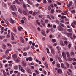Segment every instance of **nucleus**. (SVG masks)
Here are the masks:
<instances>
[{
  "mask_svg": "<svg viewBox=\"0 0 76 76\" xmlns=\"http://www.w3.org/2000/svg\"><path fill=\"white\" fill-rule=\"evenodd\" d=\"M64 34L66 35H67L68 37H70L71 39H73V38L74 39H75L76 38V36L75 35V34H73V36H72V34L71 33H64Z\"/></svg>",
  "mask_w": 76,
  "mask_h": 76,
  "instance_id": "obj_1",
  "label": "nucleus"
},
{
  "mask_svg": "<svg viewBox=\"0 0 76 76\" xmlns=\"http://www.w3.org/2000/svg\"><path fill=\"white\" fill-rule=\"evenodd\" d=\"M11 7L13 11H16L17 10L16 7L14 5H11Z\"/></svg>",
  "mask_w": 76,
  "mask_h": 76,
  "instance_id": "obj_2",
  "label": "nucleus"
},
{
  "mask_svg": "<svg viewBox=\"0 0 76 76\" xmlns=\"http://www.w3.org/2000/svg\"><path fill=\"white\" fill-rule=\"evenodd\" d=\"M58 29L59 31H64V30H65V29L61 27L60 26H59L58 27Z\"/></svg>",
  "mask_w": 76,
  "mask_h": 76,
  "instance_id": "obj_3",
  "label": "nucleus"
},
{
  "mask_svg": "<svg viewBox=\"0 0 76 76\" xmlns=\"http://www.w3.org/2000/svg\"><path fill=\"white\" fill-rule=\"evenodd\" d=\"M23 13L24 15H28V14H27V13H28L29 12V11L27 10H25V11H23Z\"/></svg>",
  "mask_w": 76,
  "mask_h": 76,
  "instance_id": "obj_4",
  "label": "nucleus"
},
{
  "mask_svg": "<svg viewBox=\"0 0 76 76\" xmlns=\"http://www.w3.org/2000/svg\"><path fill=\"white\" fill-rule=\"evenodd\" d=\"M12 51V49H7L6 51H5V53L6 54H7L9 53V51Z\"/></svg>",
  "mask_w": 76,
  "mask_h": 76,
  "instance_id": "obj_5",
  "label": "nucleus"
},
{
  "mask_svg": "<svg viewBox=\"0 0 76 76\" xmlns=\"http://www.w3.org/2000/svg\"><path fill=\"white\" fill-rule=\"evenodd\" d=\"M51 53L53 55L55 54V50L53 49H51Z\"/></svg>",
  "mask_w": 76,
  "mask_h": 76,
  "instance_id": "obj_6",
  "label": "nucleus"
},
{
  "mask_svg": "<svg viewBox=\"0 0 76 76\" xmlns=\"http://www.w3.org/2000/svg\"><path fill=\"white\" fill-rule=\"evenodd\" d=\"M22 64L23 66H24V67L26 66V63H25V62L23 61L22 63Z\"/></svg>",
  "mask_w": 76,
  "mask_h": 76,
  "instance_id": "obj_7",
  "label": "nucleus"
},
{
  "mask_svg": "<svg viewBox=\"0 0 76 76\" xmlns=\"http://www.w3.org/2000/svg\"><path fill=\"white\" fill-rule=\"evenodd\" d=\"M18 10L19 12V13H22V10H21V9L20 7H18Z\"/></svg>",
  "mask_w": 76,
  "mask_h": 76,
  "instance_id": "obj_8",
  "label": "nucleus"
},
{
  "mask_svg": "<svg viewBox=\"0 0 76 76\" xmlns=\"http://www.w3.org/2000/svg\"><path fill=\"white\" fill-rule=\"evenodd\" d=\"M62 56L63 58H66V53H65L64 52H62Z\"/></svg>",
  "mask_w": 76,
  "mask_h": 76,
  "instance_id": "obj_9",
  "label": "nucleus"
},
{
  "mask_svg": "<svg viewBox=\"0 0 76 76\" xmlns=\"http://www.w3.org/2000/svg\"><path fill=\"white\" fill-rule=\"evenodd\" d=\"M58 73H62V70L61 69H59L58 70Z\"/></svg>",
  "mask_w": 76,
  "mask_h": 76,
  "instance_id": "obj_10",
  "label": "nucleus"
},
{
  "mask_svg": "<svg viewBox=\"0 0 76 76\" xmlns=\"http://www.w3.org/2000/svg\"><path fill=\"white\" fill-rule=\"evenodd\" d=\"M2 47L3 49H5L6 48V45L4 44H3Z\"/></svg>",
  "mask_w": 76,
  "mask_h": 76,
  "instance_id": "obj_11",
  "label": "nucleus"
},
{
  "mask_svg": "<svg viewBox=\"0 0 76 76\" xmlns=\"http://www.w3.org/2000/svg\"><path fill=\"white\" fill-rule=\"evenodd\" d=\"M66 56L67 57H70V53L68 52H66Z\"/></svg>",
  "mask_w": 76,
  "mask_h": 76,
  "instance_id": "obj_12",
  "label": "nucleus"
},
{
  "mask_svg": "<svg viewBox=\"0 0 76 76\" xmlns=\"http://www.w3.org/2000/svg\"><path fill=\"white\" fill-rule=\"evenodd\" d=\"M20 39L21 40V42L22 43H24V39H23L22 38V37H20Z\"/></svg>",
  "mask_w": 76,
  "mask_h": 76,
  "instance_id": "obj_13",
  "label": "nucleus"
},
{
  "mask_svg": "<svg viewBox=\"0 0 76 76\" xmlns=\"http://www.w3.org/2000/svg\"><path fill=\"white\" fill-rule=\"evenodd\" d=\"M10 23H12L13 24V23H14V20H13V19L12 18H11L10 19Z\"/></svg>",
  "mask_w": 76,
  "mask_h": 76,
  "instance_id": "obj_14",
  "label": "nucleus"
},
{
  "mask_svg": "<svg viewBox=\"0 0 76 76\" xmlns=\"http://www.w3.org/2000/svg\"><path fill=\"white\" fill-rule=\"evenodd\" d=\"M26 71H27V72H28V73H31V70L29 68H28L27 69Z\"/></svg>",
  "mask_w": 76,
  "mask_h": 76,
  "instance_id": "obj_15",
  "label": "nucleus"
},
{
  "mask_svg": "<svg viewBox=\"0 0 76 76\" xmlns=\"http://www.w3.org/2000/svg\"><path fill=\"white\" fill-rule=\"evenodd\" d=\"M2 4V7H4L6 6V4L5 3H4L3 2Z\"/></svg>",
  "mask_w": 76,
  "mask_h": 76,
  "instance_id": "obj_16",
  "label": "nucleus"
},
{
  "mask_svg": "<svg viewBox=\"0 0 76 76\" xmlns=\"http://www.w3.org/2000/svg\"><path fill=\"white\" fill-rule=\"evenodd\" d=\"M12 57L13 58H16L17 57V56L16 54L13 55H12Z\"/></svg>",
  "mask_w": 76,
  "mask_h": 76,
  "instance_id": "obj_17",
  "label": "nucleus"
},
{
  "mask_svg": "<svg viewBox=\"0 0 76 76\" xmlns=\"http://www.w3.org/2000/svg\"><path fill=\"white\" fill-rule=\"evenodd\" d=\"M14 69L15 70H18V66H15L14 67Z\"/></svg>",
  "mask_w": 76,
  "mask_h": 76,
  "instance_id": "obj_18",
  "label": "nucleus"
},
{
  "mask_svg": "<svg viewBox=\"0 0 76 76\" xmlns=\"http://www.w3.org/2000/svg\"><path fill=\"white\" fill-rule=\"evenodd\" d=\"M20 70L22 72H23L24 73H25V70L24 69H21Z\"/></svg>",
  "mask_w": 76,
  "mask_h": 76,
  "instance_id": "obj_19",
  "label": "nucleus"
},
{
  "mask_svg": "<svg viewBox=\"0 0 76 76\" xmlns=\"http://www.w3.org/2000/svg\"><path fill=\"white\" fill-rule=\"evenodd\" d=\"M60 44L61 45H62V46H64V44H63V42L62 41H61L60 42Z\"/></svg>",
  "mask_w": 76,
  "mask_h": 76,
  "instance_id": "obj_20",
  "label": "nucleus"
},
{
  "mask_svg": "<svg viewBox=\"0 0 76 76\" xmlns=\"http://www.w3.org/2000/svg\"><path fill=\"white\" fill-rule=\"evenodd\" d=\"M22 67H21V65H18V69L19 71H20V69H22Z\"/></svg>",
  "mask_w": 76,
  "mask_h": 76,
  "instance_id": "obj_21",
  "label": "nucleus"
},
{
  "mask_svg": "<svg viewBox=\"0 0 76 76\" xmlns=\"http://www.w3.org/2000/svg\"><path fill=\"white\" fill-rule=\"evenodd\" d=\"M41 23L44 26H45V23H44L43 21H42L41 22Z\"/></svg>",
  "mask_w": 76,
  "mask_h": 76,
  "instance_id": "obj_22",
  "label": "nucleus"
},
{
  "mask_svg": "<svg viewBox=\"0 0 76 76\" xmlns=\"http://www.w3.org/2000/svg\"><path fill=\"white\" fill-rule=\"evenodd\" d=\"M36 23L38 25H40V24H41V23H40L39 22H38V20H36Z\"/></svg>",
  "mask_w": 76,
  "mask_h": 76,
  "instance_id": "obj_23",
  "label": "nucleus"
},
{
  "mask_svg": "<svg viewBox=\"0 0 76 76\" xmlns=\"http://www.w3.org/2000/svg\"><path fill=\"white\" fill-rule=\"evenodd\" d=\"M34 72H35V73H36L37 75H38L39 74V72H38V71H37V70L35 69Z\"/></svg>",
  "mask_w": 76,
  "mask_h": 76,
  "instance_id": "obj_24",
  "label": "nucleus"
},
{
  "mask_svg": "<svg viewBox=\"0 0 76 76\" xmlns=\"http://www.w3.org/2000/svg\"><path fill=\"white\" fill-rule=\"evenodd\" d=\"M74 54H75V53L73 52H71V56H74Z\"/></svg>",
  "mask_w": 76,
  "mask_h": 76,
  "instance_id": "obj_25",
  "label": "nucleus"
},
{
  "mask_svg": "<svg viewBox=\"0 0 76 76\" xmlns=\"http://www.w3.org/2000/svg\"><path fill=\"white\" fill-rule=\"evenodd\" d=\"M28 60L29 61H31L32 60V57H29L28 58Z\"/></svg>",
  "mask_w": 76,
  "mask_h": 76,
  "instance_id": "obj_26",
  "label": "nucleus"
},
{
  "mask_svg": "<svg viewBox=\"0 0 76 76\" xmlns=\"http://www.w3.org/2000/svg\"><path fill=\"white\" fill-rule=\"evenodd\" d=\"M64 45H67V44H68V43L67 42V41H65L64 42Z\"/></svg>",
  "mask_w": 76,
  "mask_h": 76,
  "instance_id": "obj_27",
  "label": "nucleus"
},
{
  "mask_svg": "<svg viewBox=\"0 0 76 76\" xmlns=\"http://www.w3.org/2000/svg\"><path fill=\"white\" fill-rule=\"evenodd\" d=\"M68 31L69 32H72V30L71 29H68Z\"/></svg>",
  "mask_w": 76,
  "mask_h": 76,
  "instance_id": "obj_28",
  "label": "nucleus"
},
{
  "mask_svg": "<svg viewBox=\"0 0 76 76\" xmlns=\"http://www.w3.org/2000/svg\"><path fill=\"white\" fill-rule=\"evenodd\" d=\"M48 54L50 53V51H49V49L48 48H46Z\"/></svg>",
  "mask_w": 76,
  "mask_h": 76,
  "instance_id": "obj_29",
  "label": "nucleus"
},
{
  "mask_svg": "<svg viewBox=\"0 0 76 76\" xmlns=\"http://www.w3.org/2000/svg\"><path fill=\"white\" fill-rule=\"evenodd\" d=\"M54 9H52L51 10V12L50 13H52V14H53L54 13Z\"/></svg>",
  "mask_w": 76,
  "mask_h": 76,
  "instance_id": "obj_30",
  "label": "nucleus"
},
{
  "mask_svg": "<svg viewBox=\"0 0 76 76\" xmlns=\"http://www.w3.org/2000/svg\"><path fill=\"white\" fill-rule=\"evenodd\" d=\"M21 29H22V28L20 27H19L18 28V29L20 31H21Z\"/></svg>",
  "mask_w": 76,
  "mask_h": 76,
  "instance_id": "obj_31",
  "label": "nucleus"
},
{
  "mask_svg": "<svg viewBox=\"0 0 76 76\" xmlns=\"http://www.w3.org/2000/svg\"><path fill=\"white\" fill-rule=\"evenodd\" d=\"M52 42H56V40L55 39H52Z\"/></svg>",
  "mask_w": 76,
  "mask_h": 76,
  "instance_id": "obj_32",
  "label": "nucleus"
},
{
  "mask_svg": "<svg viewBox=\"0 0 76 76\" xmlns=\"http://www.w3.org/2000/svg\"><path fill=\"white\" fill-rule=\"evenodd\" d=\"M16 62H17V63H19L20 61V60H19V59L18 58H17L16 61Z\"/></svg>",
  "mask_w": 76,
  "mask_h": 76,
  "instance_id": "obj_33",
  "label": "nucleus"
},
{
  "mask_svg": "<svg viewBox=\"0 0 76 76\" xmlns=\"http://www.w3.org/2000/svg\"><path fill=\"white\" fill-rule=\"evenodd\" d=\"M11 38L12 40H14V39H15L14 38V36H13V35H12L11 36Z\"/></svg>",
  "mask_w": 76,
  "mask_h": 76,
  "instance_id": "obj_34",
  "label": "nucleus"
},
{
  "mask_svg": "<svg viewBox=\"0 0 76 76\" xmlns=\"http://www.w3.org/2000/svg\"><path fill=\"white\" fill-rule=\"evenodd\" d=\"M10 35L9 34H8L6 36L7 38H10Z\"/></svg>",
  "mask_w": 76,
  "mask_h": 76,
  "instance_id": "obj_35",
  "label": "nucleus"
},
{
  "mask_svg": "<svg viewBox=\"0 0 76 76\" xmlns=\"http://www.w3.org/2000/svg\"><path fill=\"white\" fill-rule=\"evenodd\" d=\"M23 20L25 22H26V18L25 17H23Z\"/></svg>",
  "mask_w": 76,
  "mask_h": 76,
  "instance_id": "obj_36",
  "label": "nucleus"
},
{
  "mask_svg": "<svg viewBox=\"0 0 76 76\" xmlns=\"http://www.w3.org/2000/svg\"><path fill=\"white\" fill-rule=\"evenodd\" d=\"M23 6L24 8V9H26V5L24 3L23 4Z\"/></svg>",
  "mask_w": 76,
  "mask_h": 76,
  "instance_id": "obj_37",
  "label": "nucleus"
},
{
  "mask_svg": "<svg viewBox=\"0 0 76 76\" xmlns=\"http://www.w3.org/2000/svg\"><path fill=\"white\" fill-rule=\"evenodd\" d=\"M27 2L28 3H29V4H32V3L31 2H30L29 0H28L27 1Z\"/></svg>",
  "mask_w": 76,
  "mask_h": 76,
  "instance_id": "obj_38",
  "label": "nucleus"
},
{
  "mask_svg": "<svg viewBox=\"0 0 76 76\" xmlns=\"http://www.w3.org/2000/svg\"><path fill=\"white\" fill-rule=\"evenodd\" d=\"M60 26H62V27H65V26H64V25H63V24L62 23H60Z\"/></svg>",
  "mask_w": 76,
  "mask_h": 76,
  "instance_id": "obj_39",
  "label": "nucleus"
},
{
  "mask_svg": "<svg viewBox=\"0 0 76 76\" xmlns=\"http://www.w3.org/2000/svg\"><path fill=\"white\" fill-rule=\"evenodd\" d=\"M37 15V12H34L33 13V16H35Z\"/></svg>",
  "mask_w": 76,
  "mask_h": 76,
  "instance_id": "obj_40",
  "label": "nucleus"
},
{
  "mask_svg": "<svg viewBox=\"0 0 76 76\" xmlns=\"http://www.w3.org/2000/svg\"><path fill=\"white\" fill-rule=\"evenodd\" d=\"M68 60L70 61H72V59L71 58H68Z\"/></svg>",
  "mask_w": 76,
  "mask_h": 76,
  "instance_id": "obj_41",
  "label": "nucleus"
},
{
  "mask_svg": "<svg viewBox=\"0 0 76 76\" xmlns=\"http://www.w3.org/2000/svg\"><path fill=\"white\" fill-rule=\"evenodd\" d=\"M12 14L13 15H14V16H15L16 17H17V15L16 14V13L15 12H12Z\"/></svg>",
  "mask_w": 76,
  "mask_h": 76,
  "instance_id": "obj_42",
  "label": "nucleus"
},
{
  "mask_svg": "<svg viewBox=\"0 0 76 76\" xmlns=\"http://www.w3.org/2000/svg\"><path fill=\"white\" fill-rule=\"evenodd\" d=\"M15 1L18 4H20V3L18 1V0H15Z\"/></svg>",
  "mask_w": 76,
  "mask_h": 76,
  "instance_id": "obj_43",
  "label": "nucleus"
},
{
  "mask_svg": "<svg viewBox=\"0 0 76 76\" xmlns=\"http://www.w3.org/2000/svg\"><path fill=\"white\" fill-rule=\"evenodd\" d=\"M23 55L24 56H26L27 55V53L26 52H25L23 53Z\"/></svg>",
  "mask_w": 76,
  "mask_h": 76,
  "instance_id": "obj_44",
  "label": "nucleus"
},
{
  "mask_svg": "<svg viewBox=\"0 0 76 76\" xmlns=\"http://www.w3.org/2000/svg\"><path fill=\"white\" fill-rule=\"evenodd\" d=\"M61 67L62 68H64V64H63V63H61Z\"/></svg>",
  "mask_w": 76,
  "mask_h": 76,
  "instance_id": "obj_45",
  "label": "nucleus"
},
{
  "mask_svg": "<svg viewBox=\"0 0 76 76\" xmlns=\"http://www.w3.org/2000/svg\"><path fill=\"white\" fill-rule=\"evenodd\" d=\"M59 61L60 63H61L62 62V61L61 60V59L60 58H59Z\"/></svg>",
  "mask_w": 76,
  "mask_h": 76,
  "instance_id": "obj_46",
  "label": "nucleus"
},
{
  "mask_svg": "<svg viewBox=\"0 0 76 76\" xmlns=\"http://www.w3.org/2000/svg\"><path fill=\"white\" fill-rule=\"evenodd\" d=\"M51 30L52 32H54V31H55L54 29V28H52L51 29Z\"/></svg>",
  "mask_w": 76,
  "mask_h": 76,
  "instance_id": "obj_47",
  "label": "nucleus"
},
{
  "mask_svg": "<svg viewBox=\"0 0 76 76\" xmlns=\"http://www.w3.org/2000/svg\"><path fill=\"white\" fill-rule=\"evenodd\" d=\"M7 45L9 46V47H10V48L12 47V45H11V44H7Z\"/></svg>",
  "mask_w": 76,
  "mask_h": 76,
  "instance_id": "obj_48",
  "label": "nucleus"
},
{
  "mask_svg": "<svg viewBox=\"0 0 76 76\" xmlns=\"http://www.w3.org/2000/svg\"><path fill=\"white\" fill-rule=\"evenodd\" d=\"M49 38H53L54 37H53V36L51 35H50V36H49Z\"/></svg>",
  "mask_w": 76,
  "mask_h": 76,
  "instance_id": "obj_49",
  "label": "nucleus"
},
{
  "mask_svg": "<svg viewBox=\"0 0 76 76\" xmlns=\"http://www.w3.org/2000/svg\"><path fill=\"white\" fill-rule=\"evenodd\" d=\"M57 66L59 68V67H60V65L59 64H57Z\"/></svg>",
  "mask_w": 76,
  "mask_h": 76,
  "instance_id": "obj_50",
  "label": "nucleus"
},
{
  "mask_svg": "<svg viewBox=\"0 0 76 76\" xmlns=\"http://www.w3.org/2000/svg\"><path fill=\"white\" fill-rule=\"evenodd\" d=\"M42 34L43 35H44V36H46L45 34V32L44 31H43L42 32Z\"/></svg>",
  "mask_w": 76,
  "mask_h": 76,
  "instance_id": "obj_51",
  "label": "nucleus"
},
{
  "mask_svg": "<svg viewBox=\"0 0 76 76\" xmlns=\"http://www.w3.org/2000/svg\"><path fill=\"white\" fill-rule=\"evenodd\" d=\"M56 48H57L58 50H60V47L59 46H58L56 47Z\"/></svg>",
  "mask_w": 76,
  "mask_h": 76,
  "instance_id": "obj_52",
  "label": "nucleus"
},
{
  "mask_svg": "<svg viewBox=\"0 0 76 76\" xmlns=\"http://www.w3.org/2000/svg\"><path fill=\"white\" fill-rule=\"evenodd\" d=\"M56 22L57 24H59V21L58 20H57L56 21Z\"/></svg>",
  "mask_w": 76,
  "mask_h": 76,
  "instance_id": "obj_53",
  "label": "nucleus"
},
{
  "mask_svg": "<svg viewBox=\"0 0 76 76\" xmlns=\"http://www.w3.org/2000/svg\"><path fill=\"white\" fill-rule=\"evenodd\" d=\"M9 66V64H6L5 65V67H7Z\"/></svg>",
  "mask_w": 76,
  "mask_h": 76,
  "instance_id": "obj_54",
  "label": "nucleus"
},
{
  "mask_svg": "<svg viewBox=\"0 0 76 76\" xmlns=\"http://www.w3.org/2000/svg\"><path fill=\"white\" fill-rule=\"evenodd\" d=\"M71 12L72 13H75V10H73L72 11H71Z\"/></svg>",
  "mask_w": 76,
  "mask_h": 76,
  "instance_id": "obj_55",
  "label": "nucleus"
},
{
  "mask_svg": "<svg viewBox=\"0 0 76 76\" xmlns=\"http://www.w3.org/2000/svg\"><path fill=\"white\" fill-rule=\"evenodd\" d=\"M2 72L4 74L5 73H6V72H5V71H4V70H2Z\"/></svg>",
  "mask_w": 76,
  "mask_h": 76,
  "instance_id": "obj_56",
  "label": "nucleus"
},
{
  "mask_svg": "<svg viewBox=\"0 0 76 76\" xmlns=\"http://www.w3.org/2000/svg\"><path fill=\"white\" fill-rule=\"evenodd\" d=\"M39 18H42L43 17V15H39Z\"/></svg>",
  "mask_w": 76,
  "mask_h": 76,
  "instance_id": "obj_57",
  "label": "nucleus"
},
{
  "mask_svg": "<svg viewBox=\"0 0 76 76\" xmlns=\"http://www.w3.org/2000/svg\"><path fill=\"white\" fill-rule=\"evenodd\" d=\"M73 4V3L72 2H70L69 3V4L70 6H72V4Z\"/></svg>",
  "mask_w": 76,
  "mask_h": 76,
  "instance_id": "obj_58",
  "label": "nucleus"
},
{
  "mask_svg": "<svg viewBox=\"0 0 76 76\" xmlns=\"http://www.w3.org/2000/svg\"><path fill=\"white\" fill-rule=\"evenodd\" d=\"M64 16L63 15L61 17V19L63 20L64 19Z\"/></svg>",
  "mask_w": 76,
  "mask_h": 76,
  "instance_id": "obj_59",
  "label": "nucleus"
},
{
  "mask_svg": "<svg viewBox=\"0 0 76 76\" xmlns=\"http://www.w3.org/2000/svg\"><path fill=\"white\" fill-rule=\"evenodd\" d=\"M60 22L61 23H64V21L61 20Z\"/></svg>",
  "mask_w": 76,
  "mask_h": 76,
  "instance_id": "obj_60",
  "label": "nucleus"
},
{
  "mask_svg": "<svg viewBox=\"0 0 76 76\" xmlns=\"http://www.w3.org/2000/svg\"><path fill=\"white\" fill-rule=\"evenodd\" d=\"M53 27L54 28H56V25L54 24L53 25Z\"/></svg>",
  "mask_w": 76,
  "mask_h": 76,
  "instance_id": "obj_61",
  "label": "nucleus"
},
{
  "mask_svg": "<svg viewBox=\"0 0 76 76\" xmlns=\"http://www.w3.org/2000/svg\"><path fill=\"white\" fill-rule=\"evenodd\" d=\"M71 47V44H69L68 45L69 48H70Z\"/></svg>",
  "mask_w": 76,
  "mask_h": 76,
  "instance_id": "obj_62",
  "label": "nucleus"
},
{
  "mask_svg": "<svg viewBox=\"0 0 76 76\" xmlns=\"http://www.w3.org/2000/svg\"><path fill=\"white\" fill-rule=\"evenodd\" d=\"M70 69H73V65H72V64L70 65Z\"/></svg>",
  "mask_w": 76,
  "mask_h": 76,
  "instance_id": "obj_63",
  "label": "nucleus"
},
{
  "mask_svg": "<svg viewBox=\"0 0 76 76\" xmlns=\"http://www.w3.org/2000/svg\"><path fill=\"white\" fill-rule=\"evenodd\" d=\"M72 64L73 65H76V62H74V63H72Z\"/></svg>",
  "mask_w": 76,
  "mask_h": 76,
  "instance_id": "obj_64",
  "label": "nucleus"
}]
</instances>
